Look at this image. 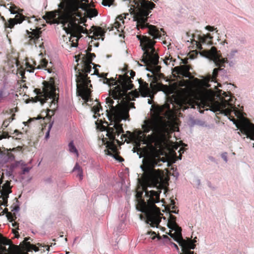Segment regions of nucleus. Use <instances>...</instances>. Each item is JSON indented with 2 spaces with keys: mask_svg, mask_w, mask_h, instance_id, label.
I'll use <instances>...</instances> for the list:
<instances>
[{
  "mask_svg": "<svg viewBox=\"0 0 254 254\" xmlns=\"http://www.w3.org/2000/svg\"><path fill=\"white\" fill-rule=\"evenodd\" d=\"M10 136L8 135V133L6 131L0 132V140L2 138H9Z\"/></svg>",
  "mask_w": 254,
  "mask_h": 254,
  "instance_id": "39",
  "label": "nucleus"
},
{
  "mask_svg": "<svg viewBox=\"0 0 254 254\" xmlns=\"http://www.w3.org/2000/svg\"><path fill=\"white\" fill-rule=\"evenodd\" d=\"M219 66V68H215L213 69L212 76H213V78L214 79L216 78V77L218 75V71H219V70H220V68L221 67H220L219 66Z\"/></svg>",
  "mask_w": 254,
  "mask_h": 254,
  "instance_id": "40",
  "label": "nucleus"
},
{
  "mask_svg": "<svg viewBox=\"0 0 254 254\" xmlns=\"http://www.w3.org/2000/svg\"><path fill=\"white\" fill-rule=\"evenodd\" d=\"M241 132L247 137L254 140V125L250 123H242L238 126Z\"/></svg>",
  "mask_w": 254,
  "mask_h": 254,
  "instance_id": "17",
  "label": "nucleus"
},
{
  "mask_svg": "<svg viewBox=\"0 0 254 254\" xmlns=\"http://www.w3.org/2000/svg\"><path fill=\"white\" fill-rule=\"evenodd\" d=\"M129 109L127 108H124L122 105L119 108H115L113 110V114L110 117L114 120V125L113 127H108L107 128V136L110 139L109 141L107 138H103V142L106 144L107 149L105 150L106 154L109 155L113 156L115 159L119 162L124 161V159L119 155V152L117 149V146L114 143L115 136H119L121 133L124 132L123 125L120 124L122 120H127L129 116Z\"/></svg>",
  "mask_w": 254,
  "mask_h": 254,
  "instance_id": "3",
  "label": "nucleus"
},
{
  "mask_svg": "<svg viewBox=\"0 0 254 254\" xmlns=\"http://www.w3.org/2000/svg\"><path fill=\"white\" fill-rule=\"evenodd\" d=\"M192 37L193 38V41L195 43L197 48L199 50L202 49V44L210 45L212 44V39L213 37L211 36L210 33H208L206 35L193 34Z\"/></svg>",
  "mask_w": 254,
  "mask_h": 254,
  "instance_id": "15",
  "label": "nucleus"
},
{
  "mask_svg": "<svg viewBox=\"0 0 254 254\" xmlns=\"http://www.w3.org/2000/svg\"><path fill=\"white\" fill-rule=\"evenodd\" d=\"M171 245L176 248L177 249V250H179L178 246L175 243L171 242Z\"/></svg>",
  "mask_w": 254,
  "mask_h": 254,
  "instance_id": "64",
  "label": "nucleus"
},
{
  "mask_svg": "<svg viewBox=\"0 0 254 254\" xmlns=\"http://www.w3.org/2000/svg\"><path fill=\"white\" fill-rule=\"evenodd\" d=\"M48 64V61L43 59L41 60L40 64L37 65V68H40L42 67H46Z\"/></svg>",
  "mask_w": 254,
  "mask_h": 254,
  "instance_id": "36",
  "label": "nucleus"
},
{
  "mask_svg": "<svg viewBox=\"0 0 254 254\" xmlns=\"http://www.w3.org/2000/svg\"><path fill=\"white\" fill-rule=\"evenodd\" d=\"M130 2L136 5L137 10L130 8L131 14H133V20L137 21L136 27L138 29L148 28V33L156 38L161 36L159 29L156 26L147 23V16L155 6V4L147 0H130Z\"/></svg>",
  "mask_w": 254,
  "mask_h": 254,
  "instance_id": "5",
  "label": "nucleus"
},
{
  "mask_svg": "<svg viewBox=\"0 0 254 254\" xmlns=\"http://www.w3.org/2000/svg\"><path fill=\"white\" fill-rule=\"evenodd\" d=\"M96 57V55L94 53H88L86 56L83 55L82 58L83 60H85L87 61V60L91 59V61L92 59Z\"/></svg>",
  "mask_w": 254,
  "mask_h": 254,
  "instance_id": "34",
  "label": "nucleus"
},
{
  "mask_svg": "<svg viewBox=\"0 0 254 254\" xmlns=\"http://www.w3.org/2000/svg\"><path fill=\"white\" fill-rule=\"evenodd\" d=\"M107 75H108L107 73H102L101 74L99 73V74L98 76L99 77H102L104 79L107 76Z\"/></svg>",
  "mask_w": 254,
  "mask_h": 254,
  "instance_id": "51",
  "label": "nucleus"
},
{
  "mask_svg": "<svg viewBox=\"0 0 254 254\" xmlns=\"http://www.w3.org/2000/svg\"><path fill=\"white\" fill-rule=\"evenodd\" d=\"M170 60V61H172L173 60V58L170 56L168 58H166V59L164 60V63L166 64H168L167 62V60Z\"/></svg>",
  "mask_w": 254,
  "mask_h": 254,
  "instance_id": "60",
  "label": "nucleus"
},
{
  "mask_svg": "<svg viewBox=\"0 0 254 254\" xmlns=\"http://www.w3.org/2000/svg\"><path fill=\"white\" fill-rule=\"evenodd\" d=\"M161 37L166 34V32L163 28L161 29L162 34L159 30ZM153 39L146 36L137 35V37L140 41V46L142 50L143 51L142 59L141 61L143 62L147 66V70L151 71L153 74H161V66L158 65L159 63V57L158 53L156 52L154 45L156 41L154 40L155 38L153 36ZM159 38V37L156 38Z\"/></svg>",
  "mask_w": 254,
  "mask_h": 254,
  "instance_id": "6",
  "label": "nucleus"
},
{
  "mask_svg": "<svg viewBox=\"0 0 254 254\" xmlns=\"http://www.w3.org/2000/svg\"><path fill=\"white\" fill-rule=\"evenodd\" d=\"M5 97L3 89H0V103Z\"/></svg>",
  "mask_w": 254,
  "mask_h": 254,
  "instance_id": "43",
  "label": "nucleus"
},
{
  "mask_svg": "<svg viewBox=\"0 0 254 254\" xmlns=\"http://www.w3.org/2000/svg\"><path fill=\"white\" fill-rule=\"evenodd\" d=\"M208 55L213 58V61L217 66H224V64L227 63V58L221 59L217 55V49L215 47H212L211 50L207 52Z\"/></svg>",
  "mask_w": 254,
  "mask_h": 254,
  "instance_id": "19",
  "label": "nucleus"
},
{
  "mask_svg": "<svg viewBox=\"0 0 254 254\" xmlns=\"http://www.w3.org/2000/svg\"><path fill=\"white\" fill-rule=\"evenodd\" d=\"M103 83L104 84H108L109 86H111V84H110L109 78H108L107 77L104 78Z\"/></svg>",
  "mask_w": 254,
  "mask_h": 254,
  "instance_id": "48",
  "label": "nucleus"
},
{
  "mask_svg": "<svg viewBox=\"0 0 254 254\" xmlns=\"http://www.w3.org/2000/svg\"><path fill=\"white\" fill-rule=\"evenodd\" d=\"M60 6H62V8L64 9L62 11L55 10L47 12L46 14L43 16V18L46 20V22L48 23H62L64 27L65 25H66V23L62 21L61 16L64 12V10L66 8V5L64 6L62 3H60Z\"/></svg>",
  "mask_w": 254,
  "mask_h": 254,
  "instance_id": "13",
  "label": "nucleus"
},
{
  "mask_svg": "<svg viewBox=\"0 0 254 254\" xmlns=\"http://www.w3.org/2000/svg\"><path fill=\"white\" fill-rule=\"evenodd\" d=\"M17 111H18L17 107L12 108V109H10V114L12 113V114H14V113L17 112Z\"/></svg>",
  "mask_w": 254,
  "mask_h": 254,
  "instance_id": "54",
  "label": "nucleus"
},
{
  "mask_svg": "<svg viewBox=\"0 0 254 254\" xmlns=\"http://www.w3.org/2000/svg\"><path fill=\"white\" fill-rule=\"evenodd\" d=\"M205 29L210 31H213V30H214L215 29L213 27L209 26V25L206 26L205 27Z\"/></svg>",
  "mask_w": 254,
  "mask_h": 254,
  "instance_id": "50",
  "label": "nucleus"
},
{
  "mask_svg": "<svg viewBox=\"0 0 254 254\" xmlns=\"http://www.w3.org/2000/svg\"><path fill=\"white\" fill-rule=\"evenodd\" d=\"M128 15V13H124L123 14H122V15H120L118 16L117 17V19H119L120 21H122L123 23H124V18H126V16Z\"/></svg>",
  "mask_w": 254,
  "mask_h": 254,
  "instance_id": "41",
  "label": "nucleus"
},
{
  "mask_svg": "<svg viewBox=\"0 0 254 254\" xmlns=\"http://www.w3.org/2000/svg\"><path fill=\"white\" fill-rule=\"evenodd\" d=\"M0 254H28L21 253L17 246L13 244L11 240L0 234Z\"/></svg>",
  "mask_w": 254,
  "mask_h": 254,
  "instance_id": "12",
  "label": "nucleus"
},
{
  "mask_svg": "<svg viewBox=\"0 0 254 254\" xmlns=\"http://www.w3.org/2000/svg\"><path fill=\"white\" fill-rule=\"evenodd\" d=\"M135 137V134L132 133L129 131H127L126 134H123L121 136V139H122V143L121 141L119 140L118 139H116L114 140V143H115V141L119 144L121 145L123 142L127 141V142H129L130 141L134 140ZM116 146L117 145L115 144Z\"/></svg>",
  "mask_w": 254,
  "mask_h": 254,
  "instance_id": "24",
  "label": "nucleus"
},
{
  "mask_svg": "<svg viewBox=\"0 0 254 254\" xmlns=\"http://www.w3.org/2000/svg\"><path fill=\"white\" fill-rule=\"evenodd\" d=\"M83 1L88 2V0H68L66 3L64 12L61 16L62 22H64L67 26H64V29L67 33H70L71 36L78 38L81 33L89 35L92 31H88L86 28L79 25L80 22L76 16L80 17L82 13L79 10V8L85 10L87 5Z\"/></svg>",
  "mask_w": 254,
  "mask_h": 254,
  "instance_id": "2",
  "label": "nucleus"
},
{
  "mask_svg": "<svg viewBox=\"0 0 254 254\" xmlns=\"http://www.w3.org/2000/svg\"><path fill=\"white\" fill-rule=\"evenodd\" d=\"M11 208L12 211H17L19 209V207L17 203H14L11 205Z\"/></svg>",
  "mask_w": 254,
  "mask_h": 254,
  "instance_id": "42",
  "label": "nucleus"
},
{
  "mask_svg": "<svg viewBox=\"0 0 254 254\" xmlns=\"http://www.w3.org/2000/svg\"><path fill=\"white\" fill-rule=\"evenodd\" d=\"M170 213L169 218L168 220V222L167 224L168 227L172 229L175 230V232L176 233L178 231H180L181 232L182 229L177 224L176 221V217Z\"/></svg>",
  "mask_w": 254,
  "mask_h": 254,
  "instance_id": "25",
  "label": "nucleus"
},
{
  "mask_svg": "<svg viewBox=\"0 0 254 254\" xmlns=\"http://www.w3.org/2000/svg\"><path fill=\"white\" fill-rule=\"evenodd\" d=\"M15 114H12V116L11 117L8 118L7 119H5L2 123L1 127L3 128V129H4L5 128H6L9 125V123L12 122L14 119Z\"/></svg>",
  "mask_w": 254,
  "mask_h": 254,
  "instance_id": "30",
  "label": "nucleus"
},
{
  "mask_svg": "<svg viewBox=\"0 0 254 254\" xmlns=\"http://www.w3.org/2000/svg\"><path fill=\"white\" fill-rule=\"evenodd\" d=\"M123 74L119 75L117 80L111 77L109 78L111 86L116 85L110 91V95L114 99H125L127 97V92L133 88L134 85L128 77L127 65L125 64L123 68Z\"/></svg>",
  "mask_w": 254,
  "mask_h": 254,
  "instance_id": "8",
  "label": "nucleus"
},
{
  "mask_svg": "<svg viewBox=\"0 0 254 254\" xmlns=\"http://www.w3.org/2000/svg\"><path fill=\"white\" fill-rule=\"evenodd\" d=\"M30 170L29 167H24L22 169V174H25L26 173L28 172Z\"/></svg>",
  "mask_w": 254,
  "mask_h": 254,
  "instance_id": "49",
  "label": "nucleus"
},
{
  "mask_svg": "<svg viewBox=\"0 0 254 254\" xmlns=\"http://www.w3.org/2000/svg\"><path fill=\"white\" fill-rule=\"evenodd\" d=\"M53 112V111L51 110H50V109H47V111L46 112V118H47L48 119H49V118H51V116L50 115V114H49V112Z\"/></svg>",
  "mask_w": 254,
  "mask_h": 254,
  "instance_id": "56",
  "label": "nucleus"
},
{
  "mask_svg": "<svg viewBox=\"0 0 254 254\" xmlns=\"http://www.w3.org/2000/svg\"><path fill=\"white\" fill-rule=\"evenodd\" d=\"M79 18H77L79 20V22H80L79 24L85 22L86 21V20L85 18L82 17V15L81 16V18L80 17H79Z\"/></svg>",
  "mask_w": 254,
  "mask_h": 254,
  "instance_id": "55",
  "label": "nucleus"
},
{
  "mask_svg": "<svg viewBox=\"0 0 254 254\" xmlns=\"http://www.w3.org/2000/svg\"><path fill=\"white\" fill-rule=\"evenodd\" d=\"M87 12L88 16L90 17L96 16L98 14V12L95 9H91Z\"/></svg>",
  "mask_w": 254,
  "mask_h": 254,
  "instance_id": "35",
  "label": "nucleus"
},
{
  "mask_svg": "<svg viewBox=\"0 0 254 254\" xmlns=\"http://www.w3.org/2000/svg\"><path fill=\"white\" fill-rule=\"evenodd\" d=\"M41 28H36L35 29L30 28L31 31L26 30V38H29L28 43L30 45H36L41 36Z\"/></svg>",
  "mask_w": 254,
  "mask_h": 254,
  "instance_id": "18",
  "label": "nucleus"
},
{
  "mask_svg": "<svg viewBox=\"0 0 254 254\" xmlns=\"http://www.w3.org/2000/svg\"><path fill=\"white\" fill-rule=\"evenodd\" d=\"M81 56V55H75V56H74V58H75V59H76V62H78V61H79V60H80V56Z\"/></svg>",
  "mask_w": 254,
  "mask_h": 254,
  "instance_id": "61",
  "label": "nucleus"
},
{
  "mask_svg": "<svg viewBox=\"0 0 254 254\" xmlns=\"http://www.w3.org/2000/svg\"><path fill=\"white\" fill-rule=\"evenodd\" d=\"M135 71H133L132 70H131L130 71V77L128 75V78L130 79V80H131V78H133L134 76H135ZM131 82L132 81L130 80Z\"/></svg>",
  "mask_w": 254,
  "mask_h": 254,
  "instance_id": "46",
  "label": "nucleus"
},
{
  "mask_svg": "<svg viewBox=\"0 0 254 254\" xmlns=\"http://www.w3.org/2000/svg\"><path fill=\"white\" fill-rule=\"evenodd\" d=\"M122 26L121 23L119 21H116L114 23V27L116 29H119Z\"/></svg>",
  "mask_w": 254,
  "mask_h": 254,
  "instance_id": "45",
  "label": "nucleus"
},
{
  "mask_svg": "<svg viewBox=\"0 0 254 254\" xmlns=\"http://www.w3.org/2000/svg\"><path fill=\"white\" fill-rule=\"evenodd\" d=\"M26 69L27 71L31 72H33L34 70V66L32 64H30L29 62L26 63Z\"/></svg>",
  "mask_w": 254,
  "mask_h": 254,
  "instance_id": "38",
  "label": "nucleus"
},
{
  "mask_svg": "<svg viewBox=\"0 0 254 254\" xmlns=\"http://www.w3.org/2000/svg\"><path fill=\"white\" fill-rule=\"evenodd\" d=\"M42 83V90L40 88H35L34 90L37 95L35 99L37 101H39L41 105H43L49 99H52L50 107H52L53 104L56 106L59 95L56 93V88L54 83L43 81Z\"/></svg>",
  "mask_w": 254,
  "mask_h": 254,
  "instance_id": "9",
  "label": "nucleus"
},
{
  "mask_svg": "<svg viewBox=\"0 0 254 254\" xmlns=\"http://www.w3.org/2000/svg\"><path fill=\"white\" fill-rule=\"evenodd\" d=\"M29 239H30V237L25 238L24 242L25 243L26 246L29 249L33 250L35 252H38L39 248L37 247L34 245L31 244L29 242H27V241Z\"/></svg>",
  "mask_w": 254,
  "mask_h": 254,
  "instance_id": "31",
  "label": "nucleus"
},
{
  "mask_svg": "<svg viewBox=\"0 0 254 254\" xmlns=\"http://www.w3.org/2000/svg\"><path fill=\"white\" fill-rule=\"evenodd\" d=\"M22 11V9H20L14 4L12 5L9 8V10L11 13L15 14L17 13V10Z\"/></svg>",
  "mask_w": 254,
  "mask_h": 254,
  "instance_id": "37",
  "label": "nucleus"
},
{
  "mask_svg": "<svg viewBox=\"0 0 254 254\" xmlns=\"http://www.w3.org/2000/svg\"><path fill=\"white\" fill-rule=\"evenodd\" d=\"M139 84V92L142 97H147L149 96L150 89L148 87V84L144 81L143 79L140 78L138 79Z\"/></svg>",
  "mask_w": 254,
  "mask_h": 254,
  "instance_id": "23",
  "label": "nucleus"
},
{
  "mask_svg": "<svg viewBox=\"0 0 254 254\" xmlns=\"http://www.w3.org/2000/svg\"><path fill=\"white\" fill-rule=\"evenodd\" d=\"M173 97L174 99H171V103L174 106L176 104L178 108L183 111L189 108H194L197 104L196 95L192 90H186L178 97L174 95Z\"/></svg>",
  "mask_w": 254,
  "mask_h": 254,
  "instance_id": "10",
  "label": "nucleus"
},
{
  "mask_svg": "<svg viewBox=\"0 0 254 254\" xmlns=\"http://www.w3.org/2000/svg\"><path fill=\"white\" fill-rule=\"evenodd\" d=\"M190 65H184L180 66H176L174 68V72H175L179 75H181L183 77L190 78L191 73L190 72Z\"/></svg>",
  "mask_w": 254,
  "mask_h": 254,
  "instance_id": "21",
  "label": "nucleus"
},
{
  "mask_svg": "<svg viewBox=\"0 0 254 254\" xmlns=\"http://www.w3.org/2000/svg\"><path fill=\"white\" fill-rule=\"evenodd\" d=\"M82 65L81 69H78V73L76 74V93L77 96L81 97L85 103L91 101V90L88 88V85L91 82L87 74L90 73L92 67L91 60L87 61L82 60Z\"/></svg>",
  "mask_w": 254,
  "mask_h": 254,
  "instance_id": "7",
  "label": "nucleus"
},
{
  "mask_svg": "<svg viewBox=\"0 0 254 254\" xmlns=\"http://www.w3.org/2000/svg\"><path fill=\"white\" fill-rule=\"evenodd\" d=\"M8 156L9 158L11 160L13 159L14 158V155L11 152L8 153Z\"/></svg>",
  "mask_w": 254,
  "mask_h": 254,
  "instance_id": "62",
  "label": "nucleus"
},
{
  "mask_svg": "<svg viewBox=\"0 0 254 254\" xmlns=\"http://www.w3.org/2000/svg\"><path fill=\"white\" fill-rule=\"evenodd\" d=\"M18 225L19 224L15 221L12 223V226L15 228L16 229H18Z\"/></svg>",
  "mask_w": 254,
  "mask_h": 254,
  "instance_id": "58",
  "label": "nucleus"
},
{
  "mask_svg": "<svg viewBox=\"0 0 254 254\" xmlns=\"http://www.w3.org/2000/svg\"><path fill=\"white\" fill-rule=\"evenodd\" d=\"M6 217L9 221L11 222L14 221L16 219V214L14 213H12L10 212H7L6 213Z\"/></svg>",
  "mask_w": 254,
  "mask_h": 254,
  "instance_id": "33",
  "label": "nucleus"
},
{
  "mask_svg": "<svg viewBox=\"0 0 254 254\" xmlns=\"http://www.w3.org/2000/svg\"><path fill=\"white\" fill-rule=\"evenodd\" d=\"M130 94H132V96L133 97H138L139 96V93L138 92H137L136 91H131L130 92Z\"/></svg>",
  "mask_w": 254,
  "mask_h": 254,
  "instance_id": "47",
  "label": "nucleus"
},
{
  "mask_svg": "<svg viewBox=\"0 0 254 254\" xmlns=\"http://www.w3.org/2000/svg\"><path fill=\"white\" fill-rule=\"evenodd\" d=\"M150 233L151 234V236H152V239L154 240L156 237H157L158 240L161 239V236H160L159 235L156 236V234L155 232H150Z\"/></svg>",
  "mask_w": 254,
  "mask_h": 254,
  "instance_id": "44",
  "label": "nucleus"
},
{
  "mask_svg": "<svg viewBox=\"0 0 254 254\" xmlns=\"http://www.w3.org/2000/svg\"><path fill=\"white\" fill-rule=\"evenodd\" d=\"M163 76V74H153L151 75L152 78V82L150 83L151 87H152L153 84L157 83L158 80Z\"/></svg>",
  "mask_w": 254,
  "mask_h": 254,
  "instance_id": "29",
  "label": "nucleus"
},
{
  "mask_svg": "<svg viewBox=\"0 0 254 254\" xmlns=\"http://www.w3.org/2000/svg\"><path fill=\"white\" fill-rule=\"evenodd\" d=\"M11 192V187H10V182L6 181L2 186V189L0 190V198L2 197V201H0V205L7 206L9 194Z\"/></svg>",
  "mask_w": 254,
  "mask_h": 254,
  "instance_id": "16",
  "label": "nucleus"
},
{
  "mask_svg": "<svg viewBox=\"0 0 254 254\" xmlns=\"http://www.w3.org/2000/svg\"><path fill=\"white\" fill-rule=\"evenodd\" d=\"M145 192V196L149 198L147 202L142 199V191H137L136 197L140 199L139 202L140 210L143 212L146 218V222L150 224L152 227H157L161 221L160 209L155 205L156 203L160 201V190L158 191H148L146 187H143Z\"/></svg>",
  "mask_w": 254,
  "mask_h": 254,
  "instance_id": "4",
  "label": "nucleus"
},
{
  "mask_svg": "<svg viewBox=\"0 0 254 254\" xmlns=\"http://www.w3.org/2000/svg\"><path fill=\"white\" fill-rule=\"evenodd\" d=\"M12 232L13 234L15 235V237L18 238L19 237V234L18 232L16 230V229H13Z\"/></svg>",
  "mask_w": 254,
  "mask_h": 254,
  "instance_id": "52",
  "label": "nucleus"
},
{
  "mask_svg": "<svg viewBox=\"0 0 254 254\" xmlns=\"http://www.w3.org/2000/svg\"><path fill=\"white\" fill-rule=\"evenodd\" d=\"M168 234L182 247L183 253L181 254H194L193 252H191L190 250L194 249L195 245L190 239L189 240L183 239L182 233L180 231L174 233H172L170 231Z\"/></svg>",
  "mask_w": 254,
  "mask_h": 254,
  "instance_id": "11",
  "label": "nucleus"
},
{
  "mask_svg": "<svg viewBox=\"0 0 254 254\" xmlns=\"http://www.w3.org/2000/svg\"><path fill=\"white\" fill-rule=\"evenodd\" d=\"M106 102L107 104L109 109L106 110L107 115L109 119L113 114V110L115 108H119L121 106V104H120L119 101L117 102V103L115 106H114V104L115 102L111 97H107L106 99Z\"/></svg>",
  "mask_w": 254,
  "mask_h": 254,
  "instance_id": "22",
  "label": "nucleus"
},
{
  "mask_svg": "<svg viewBox=\"0 0 254 254\" xmlns=\"http://www.w3.org/2000/svg\"><path fill=\"white\" fill-rule=\"evenodd\" d=\"M19 74L21 76V77L22 79L25 78L24 74H25V71L24 70H20L19 72Z\"/></svg>",
  "mask_w": 254,
  "mask_h": 254,
  "instance_id": "59",
  "label": "nucleus"
},
{
  "mask_svg": "<svg viewBox=\"0 0 254 254\" xmlns=\"http://www.w3.org/2000/svg\"><path fill=\"white\" fill-rule=\"evenodd\" d=\"M224 99H222L221 102H216L217 104L216 110L218 111H223L226 115H230L232 109L234 106L232 103L233 99L230 96L227 95L226 93L224 92Z\"/></svg>",
  "mask_w": 254,
  "mask_h": 254,
  "instance_id": "14",
  "label": "nucleus"
},
{
  "mask_svg": "<svg viewBox=\"0 0 254 254\" xmlns=\"http://www.w3.org/2000/svg\"><path fill=\"white\" fill-rule=\"evenodd\" d=\"M100 110H102V106L100 103L97 101L96 105L92 108V111L94 112L95 115H96L98 116H100L99 112Z\"/></svg>",
  "mask_w": 254,
  "mask_h": 254,
  "instance_id": "28",
  "label": "nucleus"
},
{
  "mask_svg": "<svg viewBox=\"0 0 254 254\" xmlns=\"http://www.w3.org/2000/svg\"><path fill=\"white\" fill-rule=\"evenodd\" d=\"M68 147H69V150L70 152L75 154L76 156L78 157L79 154H78V151H77V149L76 148V147H75V146L74 145L72 141H71L69 142V143L68 144Z\"/></svg>",
  "mask_w": 254,
  "mask_h": 254,
  "instance_id": "32",
  "label": "nucleus"
},
{
  "mask_svg": "<svg viewBox=\"0 0 254 254\" xmlns=\"http://www.w3.org/2000/svg\"><path fill=\"white\" fill-rule=\"evenodd\" d=\"M102 3L104 5H110L111 4L110 2L109 1V0H104Z\"/></svg>",
  "mask_w": 254,
  "mask_h": 254,
  "instance_id": "57",
  "label": "nucleus"
},
{
  "mask_svg": "<svg viewBox=\"0 0 254 254\" xmlns=\"http://www.w3.org/2000/svg\"><path fill=\"white\" fill-rule=\"evenodd\" d=\"M14 133L16 134V135H18V134H22V133L21 132H19L17 129H15L12 134H14Z\"/></svg>",
  "mask_w": 254,
  "mask_h": 254,
  "instance_id": "63",
  "label": "nucleus"
},
{
  "mask_svg": "<svg viewBox=\"0 0 254 254\" xmlns=\"http://www.w3.org/2000/svg\"><path fill=\"white\" fill-rule=\"evenodd\" d=\"M73 172H76L77 173V176L79 177L80 180H81L83 178V171L81 167L79 164L76 163L75 166L73 169Z\"/></svg>",
  "mask_w": 254,
  "mask_h": 254,
  "instance_id": "27",
  "label": "nucleus"
},
{
  "mask_svg": "<svg viewBox=\"0 0 254 254\" xmlns=\"http://www.w3.org/2000/svg\"><path fill=\"white\" fill-rule=\"evenodd\" d=\"M166 209L168 210L169 213L177 214L179 212V210H176L177 207L175 206V201L173 199L171 200V203L166 207Z\"/></svg>",
  "mask_w": 254,
  "mask_h": 254,
  "instance_id": "26",
  "label": "nucleus"
},
{
  "mask_svg": "<svg viewBox=\"0 0 254 254\" xmlns=\"http://www.w3.org/2000/svg\"><path fill=\"white\" fill-rule=\"evenodd\" d=\"M143 131L137 130L134 140L137 146L140 143L146 144L149 148V152L144 157L141 166L143 171L142 179L144 185L157 186L161 185L163 180V173L155 167L161 165L165 162L160 156L159 149L163 147L167 139L169 128L166 122L161 120H146L142 126Z\"/></svg>",
  "mask_w": 254,
  "mask_h": 254,
  "instance_id": "1",
  "label": "nucleus"
},
{
  "mask_svg": "<svg viewBox=\"0 0 254 254\" xmlns=\"http://www.w3.org/2000/svg\"><path fill=\"white\" fill-rule=\"evenodd\" d=\"M222 158L224 159L226 162L227 161V153H223L221 155Z\"/></svg>",
  "mask_w": 254,
  "mask_h": 254,
  "instance_id": "53",
  "label": "nucleus"
},
{
  "mask_svg": "<svg viewBox=\"0 0 254 254\" xmlns=\"http://www.w3.org/2000/svg\"><path fill=\"white\" fill-rule=\"evenodd\" d=\"M91 28L93 29L92 31L93 35L90 36L89 35V37L95 40H98L100 38H102V40H104V37L105 36L106 31L104 30L102 27L96 26H92ZM90 31H91L90 30Z\"/></svg>",
  "mask_w": 254,
  "mask_h": 254,
  "instance_id": "20",
  "label": "nucleus"
}]
</instances>
